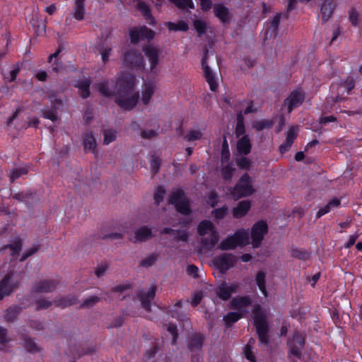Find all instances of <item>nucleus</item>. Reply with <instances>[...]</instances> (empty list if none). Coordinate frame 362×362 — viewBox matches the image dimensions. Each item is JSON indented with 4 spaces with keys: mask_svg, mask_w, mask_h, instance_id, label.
<instances>
[{
    "mask_svg": "<svg viewBox=\"0 0 362 362\" xmlns=\"http://www.w3.org/2000/svg\"><path fill=\"white\" fill-rule=\"evenodd\" d=\"M109 80L97 84L100 94L106 98L115 96V103L122 110L129 111L134 109L139 101V92H134L135 78L130 74H123L119 77L113 90L110 89Z\"/></svg>",
    "mask_w": 362,
    "mask_h": 362,
    "instance_id": "nucleus-1",
    "label": "nucleus"
},
{
    "mask_svg": "<svg viewBox=\"0 0 362 362\" xmlns=\"http://www.w3.org/2000/svg\"><path fill=\"white\" fill-rule=\"evenodd\" d=\"M252 318L259 344L267 346L269 343V328L266 314L259 305H256L253 309Z\"/></svg>",
    "mask_w": 362,
    "mask_h": 362,
    "instance_id": "nucleus-2",
    "label": "nucleus"
},
{
    "mask_svg": "<svg viewBox=\"0 0 362 362\" xmlns=\"http://www.w3.org/2000/svg\"><path fill=\"white\" fill-rule=\"evenodd\" d=\"M252 182V179L248 173H244L234 187L228 189L230 197L234 200H238L251 196L255 192Z\"/></svg>",
    "mask_w": 362,
    "mask_h": 362,
    "instance_id": "nucleus-3",
    "label": "nucleus"
},
{
    "mask_svg": "<svg viewBox=\"0 0 362 362\" xmlns=\"http://www.w3.org/2000/svg\"><path fill=\"white\" fill-rule=\"evenodd\" d=\"M305 339L304 336L298 331L293 332L292 337L287 341L288 347V354L293 356L298 359H301L303 350L305 349Z\"/></svg>",
    "mask_w": 362,
    "mask_h": 362,
    "instance_id": "nucleus-4",
    "label": "nucleus"
},
{
    "mask_svg": "<svg viewBox=\"0 0 362 362\" xmlns=\"http://www.w3.org/2000/svg\"><path fill=\"white\" fill-rule=\"evenodd\" d=\"M20 281L14 277L13 272H8L0 281V300L10 296L19 286Z\"/></svg>",
    "mask_w": 362,
    "mask_h": 362,
    "instance_id": "nucleus-5",
    "label": "nucleus"
},
{
    "mask_svg": "<svg viewBox=\"0 0 362 362\" xmlns=\"http://www.w3.org/2000/svg\"><path fill=\"white\" fill-rule=\"evenodd\" d=\"M123 64L129 69L142 70L144 69V57L140 52L130 50L122 57Z\"/></svg>",
    "mask_w": 362,
    "mask_h": 362,
    "instance_id": "nucleus-6",
    "label": "nucleus"
},
{
    "mask_svg": "<svg viewBox=\"0 0 362 362\" xmlns=\"http://www.w3.org/2000/svg\"><path fill=\"white\" fill-rule=\"evenodd\" d=\"M268 233V225L264 221H258L251 228L252 245L255 248L259 247Z\"/></svg>",
    "mask_w": 362,
    "mask_h": 362,
    "instance_id": "nucleus-7",
    "label": "nucleus"
},
{
    "mask_svg": "<svg viewBox=\"0 0 362 362\" xmlns=\"http://www.w3.org/2000/svg\"><path fill=\"white\" fill-rule=\"evenodd\" d=\"M237 257L231 253H224L214 257L213 262L214 266L224 274L236 263Z\"/></svg>",
    "mask_w": 362,
    "mask_h": 362,
    "instance_id": "nucleus-8",
    "label": "nucleus"
},
{
    "mask_svg": "<svg viewBox=\"0 0 362 362\" xmlns=\"http://www.w3.org/2000/svg\"><path fill=\"white\" fill-rule=\"evenodd\" d=\"M305 99V93L301 89H296L284 100V106L286 107L287 112L290 114L295 108L300 106Z\"/></svg>",
    "mask_w": 362,
    "mask_h": 362,
    "instance_id": "nucleus-9",
    "label": "nucleus"
},
{
    "mask_svg": "<svg viewBox=\"0 0 362 362\" xmlns=\"http://www.w3.org/2000/svg\"><path fill=\"white\" fill-rule=\"evenodd\" d=\"M209 51L207 48L204 49V54L202 59V66L204 70V75L206 82L209 83L210 90L211 91H216L218 88L217 80L216 74L211 70L210 66L207 64L209 57Z\"/></svg>",
    "mask_w": 362,
    "mask_h": 362,
    "instance_id": "nucleus-10",
    "label": "nucleus"
},
{
    "mask_svg": "<svg viewBox=\"0 0 362 362\" xmlns=\"http://www.w3.org/2000/svg\"><path fill=\"white\" fill-rule=\"evenodd\" d=\"M154 32L146 26H143L140 28H134L129 31L130 40L134 44H136L145 40L149 41L154 37Z\"/></svg>",
    "mask_w": 362,
    "mask_h": 362,
    "instance_id": "nucleus-11",
    "label": "nucleus"
},
{
    "mask_svg": "<svg viewBox=\"0 0 362 362\" xmlns=\"http://www.w3.org/2000/svg\"><path fill=\"white\" fill-rule=\"evenodd\" d=\"M239 288L240 284L238 283L234 282L228 284L226 281H223L216 288V293L221 300H228Z\"/></svg>",
    "mask_w": 362,
    "mask_h": 362,
    "instance_id": "nucleus-12",
    "label": "nucleus"
},
{
    "mask_svg": "<svg viewBox=\"0 0 362 362\" xmlns=\"http://www.w3.org/2000/svg\"><path fill=\"white\" fill-rule=\"evenodd\" d=\"M58 283L57 280L53 279H42L33 285V291L37 293H52L56 289Z\"/></svg>",
    "mask_w": 362,
    "mask_h": 362,
    "instance_id": "nucleus-13",
    "label": "nucleus"
},
{
    "mask_svg": "<svg viewBox=\"0 0 362 362\" xmlns=\"http://www.w3.org/2000/svg\"><path fill=\"white\" fill-rule=\"evenodd\" d=\"M205 337L200 332L191 334L187 341V346L191 352L200 351L202 349Z\"/></svg>",
    "mask_w": 362,
    "mask_h": 362,
    "instance_id": "nucleus-14",
    "label": "nucleus"
},
{
    "mask_svg": "<svg viewBox=\"0 0 362 362\" xmlns=\"http://www.w3.org/2000/svg\"><path fill=\"white\" fill-rule=\"evenodd\" d=\"M154 236L151 226H142L135 230L132 242L134 243H144Z\"/></svg>",
    "mask_w": 362,
    "mask_h": 362,
    "instance_id": "nucleus-15",
    "label": "nucleus"
},
{
    "mask_svg": "<svg viewBox=\"0 0 362 362\" xmlns=\"http://www.w3.org/2000/svg\"><path fill=\"white\" fill-rule=\"evenodd\" d=\"M156 286L152 284L147 292L141 291L138 293L137 297L141 303L142 308L146 311H151V301L156 296Z\"/></svg>",
    "mask_w": 362,
    "mask_h": 362,
    "instance_id": "nucleus-16",
    "label": "nucleus"
},
{
    "mask_svg": "<svg viewBox=\"0 0 362 362\" xmlns=\"http://www.w3.org/2000/svg\"><path fill=\"white\" fill-rule=\"evenodd\" d=\"M298 128L297 126L291 127L286 132L285 141L279 146L281 153H285L288 151L292 146L294 141L298 136Z\"/></svg>",
    "mask_w": 362,
    "mask_h": 362,
    "instance_id": "nucleus-17",
    "label": "nucleus"
},
{
    "mask_svg": "<svg viewBox=\"0 0 362 362\" xmlns=\"http://www.w3.org/2000/svg\"><path fill=\"white\" fill-rule=\"evenodd\" d=\"M143 51L149 61L151 71L154 72L158 64V50L152 45H146L143 47Z\"/></svg>",
    "mask_w": 362,
    "mask_h": 362,
    "instance_id": "nucleus-18",
    "label": "nucleus"
},
{
    "mask_svg": "<svg viewBox=\"0 0 362 362\" xmlns=\"http://www.w3.org/2000/svg\"><path fill=\"white\" fill-rule=\"evenodd\" d=\"M252 300L249 296H237L230 301V306L233 309L241 312H245V308L252 305Z\"/></svg>",
    "mask_w": 362,
    "mask_h": 362,
    "instance_id": "nucleus-19",
    "label": "nucleus"
},
{
    "mask_svg": "<svg viewBox=\"0 0 362 362\" xmlns=\"http://www.w3.org/2000/svg\"><path fill=\"white\" fill-rule=\"evenodd\" d=\"M250 209L251 202L249 200H242L239 202L237 206L233 209V216L235 218H240L245 216Z\"/></svg>",
    "mask_w": 362,
    "mask_h": 362,
    "instance_id": "nucleus-20",
    "label": "nucleus"
},
{
    "mask_svg": "<svg viewBox=\"0 0 362 362\" xmlns=\"http://www.w3.org/2000/svg\"><path fill=\"white\" fill-rule=\"evenodd\" d=\"M23 240L21 238H15L13 243L2 246L0 248V252H5L6 250H9L10 255L12 257L18 255L22 250Z\"/></svg>",
    "mask_w": 362,
    "mask_h": 362,
    "instance_id": "nucleus-21",
    "label": "nucleus"
},
{
    "mask_svg": "<svg viewBox=\"0 0 362 362\" xmlns=\"http://www.w3.org/2000/svg\"><path fill=\"white\" fill-rule=\"evenodd\" d=\"M252 144L248 135H244L237 142V149L239 153L247 155L250 153Z\"/></svg>",
    "mask_w": 362,
    "mask_h": 362,
    "instance_id": "nucleus-22",
    "label": "nucleus"
},
{
    "mask_svg": "<svg viewBox=\"0 0 362 362\" xmlns=\"http://www.w3.org/2000/svg\"><path fill=\"white\" fill-rule=\"evenodd\" d=\"M335 7L333 0H325L321 6V15L323 21H327L332 15Z\"/></svg>",
    "mask_w": 362,
    "mask_h": 362,
    "instance_id": "nucleus-23",
    "label": "nucleus"
},
{
    "mask_svg": "<svg viewBox=\"0 0 362 362\" xmlns=\"http://www.w3.org/2000/svg\"><path fill=\"white\" fill-rule=\"evenodd\" d=\"M54 302L56 306L65 308L76 304L77 298L75 296L69 295L66 296L57 298Z\"/></svg>",
    "mask_w": 362,
    "mask_h": 362,
    "instance_id": "nucleus-24",
    "label": "nucleus"
},
{
    "mask_svg": "<svg viewBox=\"0 0 362 362\" xmlns=\"http://www.w3.org/2000/svg\"><path fill=\"white\" fill-rule=\"evenodd\" d=\"M214 13L216 16L218 17L219 20L223 23L230 20V13L228 8L221 4L214 5Z\"/></svg>",
    "mask_w": 362,
    "mask_h": 362,
    "instance_id": "nucleus-25",
    "label": "nucleus"
},
{
    "mask_svg": "<svg viewBox=\"0 0 362 362\" xmlns=\"http://www.w3.org/2000/svg\"><path fill=\"white\" fill-rule=\"evenodd\" d=\"M246 132L245 125V117H243V113L242 111H240L237 113L236 115V125L235 129V134L237 138L242 137L245 135Z\"/></svg>",
    "mask_w": 362,
    "mask_h": 362,
    "instance_id": "nucleus-26",
    "label": "nucleus"
},
{
    "mask_svg": "<svg viewBox=\"0 0 362 362\" xmlns=\"http://www.w3.org/2000/svg\"><path fill=\"white\" fill-rule=\"evenodd\" d=\"M21 341L24 348L30 353H37L40 351V348L35 342L34 339L26 334H22Z\"/></svg>",
    "mask_w": 362,
    "mask_h": 362,
    "instance_id": "nucleus-27",
    "label": "nucleus"
},
{
    "mask_svg": "<svg viewBox=\"0 0 362 362\" xmlns=\"http://www.w3.org/2000/svg\"><path fill=\"white\" fill-rule=\"evenodd\" d=\"M218 241V235L216 230H212L210 235L206 238H203L201 240L202 246L207 249H213Z\"/></svg>",
    "mask_w": 362,
    "mask_h": 362,
    "instance_id": "nucleus-28",
    "label": "nucleus"
},
{
    "mask_svg": "<svg viewBox=\"0 0 362 362\" xmlns=\"http://www.w3.org/2000/svg\"><path fill=\"white\" fill-rule=\"evenodd\" d=\"M21 311L22 308L20 305H15L8 307L4 315L6 321L8 322H13Z\"/></svg>",
    "mask_w": 362,
    "mask_h": 362,
    "instance_id": "nucleus-29",
    "label": "nucleus"
},
{
    "mask_svg": "<svg viewBox=\"0 0 362 362\" xmlns=\"http://www.w3.org/2000/svg\"><path fill=\"white\" fill-rule=\"evenodd\" d=\"M232 235L238 246H245L249 244V235L245 229L238 230Z\"/></svg>",
    "mask_w": 362,
    "mask_h": 362,
    "instance_id": "nucleus-30",
    "label": "nucleus"
},
{
    "mask_svg": "<svg viewBox=\"0 0 362 362\" xmlns=\"http://www.w3.org/2000/svg\"><path fill=\"white\" fill-rule=\"evenodd\" d=\"M175 208L179 214L185 216H189L192 212L190 202L187 197L175 205Z\"/></svg>",
    "mask_w": 362,
    "mask_h": 362,
    "instance_id": "nucleus-31",
    "label": "nucleus"
},
{
    "mask_svg": "<svg viewBox=\"0 0 362 362\" xmlns=\"http://www.w3.org/2000/svg\"><path fill=\"white\" fill-rule=\"evenodd\" d=\"M279 24H264L263 28L264 42L274 37L278 32Z\"/></svg>",
    "mask_w": 362,
    "mask_h": 362,
    "instance_id": "nucleus-32",
    "label": "nucleus"
},
{
    "mask_svg": "<svg viewBox=\"0 0 362 362\" xmlns=\"http://www.w3.org/2000/svg\"><path fill=\"white\" fill-rule=\"evenodd\" d=\"M341 204L339 199L334 198L329 201L324 207L319 209L316 214V218H320L322 216L329 213L332 209L338 207Z\"/></svg>",
    "mask_w": 362,
    "mask_h": 362,
    "instance_id": "nucleus-33",
    "label": "nucleus"
},
{
    "mask_svg": "<svg viewBox=\"0 0 362 362\" xmlns=\"http://www.w3.org/2000/svg\"><path fill=\"white\" fill-rule=\"evenodd\" d=\"M298 0H289L287 11L285 13H277L272 23H279L281 20H287L288 19V13L291 11L296 4ZM299 1H306L308 2L310 0H298Z\"/></svg>",
    "mask_w": 362,
    "mask_h": 362,
    "instance_id": "nucleus-34",
    "label": "nucleus"
},
{
    "mask_svg": "<svg viewBox=\"0 0 362 362\" xmlns=\"http://www.w3.org/2000/svg\"><path fill=\"white\" fill-rule=\"evenodd\" d=\"M255 282L262 294L267 297L268 292L266 288V274L259 271L255 276Z\"/></svg>",
    "mask_w": 362,
    "mask_h": 362,
    "instance_id": "nucleus-35",
    "label": "nucleus"
},
{
    "mask_svg": "<svg viewBox=\"0 0 362 362\" xmlns=\"http://www.w3.org/2000/svg\"><path fill=\"white\" fill-rule=\"evenodd\" d=\"M243 317L240 313L229 312L223 317V322L226 327L230 328L233 325Z\"/></svg>",
    "mask_w": 362,
    "mask_h": 362,
    "instance_id": "nucleus-36",
    "label": "nucleus"
},
{
    "mask_svg": "<svg viewBox=\"0 0 362 362\" xmlns=\"http://www.w3.org/2000/svg\"><path fill=\"white\" fill-rule=\"evenodd\" d=\"M155 86L151 83H145L141 100L144 105H148L154 93Z\"/></svg>",
    "mask_w": 362,
    "mask_h": 362,
    "instance_id": "nucleus-37",
    "label": "nucleus"
},
{
    "mask_svg": "<svg viewBox=\"0 0 362 362\" xmlns=\"http://www.w3.org/2000/svg\"><path fill=\"white\" fill-rule=\"evenodd\" d=\"M214 230V224L211 221H202L197 226V233L200 236H204L209 231L212 232Z\"/></svg>",
    "mask_w": 362,
    "mask_h": 362,
    "instance_id": "nucleus-38",
    "label": "nucleus"
},
{
    "mask_svg": "<svg viewBox=\"0 0 362 362\" xmlns=\"http://www.w3.org/2000/svg\"><path fill=\"white\" fill-rule=\"evenodd\" d=\"M184 198H186L184 191L180 188H177L175 190L173 191L170 194L168 198V202L169 204H173L175 206L182 200H183Z\"/></svg>",
    "mask_w": 362,
    "mask_h": 362,
    "instance_id": "nucleus-39",
    "label": "nucleus"
},
{
    "mask_svg": "<svg viewBox=\"0 0 362 362\" xmlns=\"http://www.w3.org/2000/svg\"><path fill=\"white\" fill-rule=\"evenodd\" d=\"M83 146L85 150H90L93 152L95 151L96 148V141L92 132H88L86 133L83 139Z\"/></svg>",
    "mask_w": 362,
    "mask_h": 362,
    "instance_id": "nucleus-40",
    "label": "nucleus"
},
{
    "mask_svg": "<svg viewBox=\"0 0 362 362\" xmlns=\"http://www.w3.org/2000/svg\"><path fill=\"white\" fill-rule=\"evenodd\" d=\"M90 81L89 79H84L80 81L76 87L80 90V95L83 98H87L90 96Z\"/></svg>",
    "mask_w": 362,
    "mask_h": 362,
    "instance_id": "nucleus-41",
    "label": "nucleus"
},
{
    "mask_svg": "<svg viewBox=\"0 0 362 362\" xmlns=\"http://www.w3.org/2000/svg\"><path fill=\"white\" fill-rule=\"evenodd\" d=\"M238 246L233 235H230L221 241L218 247L221 250H228L235 249Z\"/></svg>",
    "mask_w": 362,
    "mask_h": 362,
    "instance_id": "nucleus-42",
    "label": "nucleus"
},
{
    "mask_svg": "<svg viewBox=\"0 0 362 362\" xmlns=\"http://www.w3.org/2000/svg\"><path fill=\"white\" fill-rule=\"evenodd\" d=\"M274 124V122L272 119H261L255 121L252 124V127L257 131H262L263 129H269L272 128Z\"/></svg>",
    "mask_w": 362,
    "mask_h": 362,
    "instance_id": "nucleus-43",
    "label": "nucleus"
},
{
    "mask_svg": "<svg viewBox=\"0 0 362 362\" xmlns=\"http://www.w3.org/2000/svg\"><path fill=\"white\" fill-rule=\"evenodd\" d=\"M291 255L293 257L300 259L307 260L310 257V253L304 249L298 247L293 248L291 251Z\"/></svg>",
    "mask_w": 362,
    "mask_h": 362,
    "instance_id": "nucleus-44",
    "label": "nucleus"
},
{
    "mask_svg": "<svg viewBox=\"0 0 362 362\" xmlns=\"http://www.w3.org/2000/svg\"><path fill=\"white\" fill-rule=\"evenodd\" d=\"M339 85L346 90L347 93H350V92L355 88L356 81L352 76H347L346 78L341 79L339 81Z\"/></svg>",
    "mask_w": 362,
    "mask_h": 362,
    "instance_id": "nucleus-45",
    "label": "nucleus"
},
{
    "mask_svg": "<svg viewBox=\"0 0 362 362\" xmlns=\"http://www.w3.org/2000/svg\"><path fill=\"white\" fill-rule=\"evenodd\" d=\"M235 169L229 163L223 166L221 169L222 178L226 181H230Z\"/></svg>",
    "mask_w": 362,
    "mask_h": 362,
    "instance_id": "nucleus-46",
    "label": "nucleus"
},
{
    "mask_svg": "<svg viewBox=\"0 0 362 362\" xmlns=\"http://www.w3.org/2000/svg\"><path fill=\"white\" fill-rule=\"evenodd\" d=\"M28 173V170L26 167L13 169L9 175L10 180L11 182H13L16 180L18 179L22 175H26Z\"/></svg>",
    "mask_w": 362,
    "mask_h": 362,
    "instance_id": "nucleus-47",
    "label": "nucleus"
},
{
    "mask_svg": "<svg viewBox=\"0 0 362 362\" xmlns=\"http://www.w3.org/2000/svg\"><path fill=\"white\" fill-rule=\"evenodd\" d=\"M202 135L203 134L200 130L191 129L184 136V139L188 142H192L201 139Z\"/></svg>",
    "mask_w": 362,
    "mask_h": 362,
    "instance_id": "nucleus-48",
    "label": "nucleus"
},
{
    "mask_svg": "<svg viewBox=\"0 0 362 362\" xmlns=\"http://www.w3.org/2000/svg\"><path fill=\"white\" fill-rule=\"evenodd\" d=\"M165 194V189L163 186H158L153 194V199L156 206H158L163 201L164 195Z\"/></svg>",
    "mask_w": 362,
    "mask_h": 362,
    "instance_id": "nucleus-49",
    "label": "nucleus"
},
{
    "mask_svg": "<svg viewBox=\"0 0 362 362\" xmlns=\"http://www.w3.org/2000/svg\"><path fill=\"white\" fill-rule=\"evenodd\" d=\"M42 113L44 118L49 119L52 122H55L58 119L57 109L55 107H52L49 109L42 110Z\"/></svg>",
    "mask_w": 362,
    "mask_h": 362,
    "instance_id": "nucleus-50",
    "label": "nucleus"
},
{
    "mask_svg": "<svg viewBox=\"0 0 362 362\" xmlns=\"http://www.w3.org/2000/svg\"><path fill=\"white\" fill-rule=\"evenodd\" d=\"M62 47L61 45H59L58 49L55 51V52H54L49 57V62H52V59H54V58L55 59V61H54V63L53 67H52V70L55 72L58 71L59 68V64H61V62L59 61V59H57V57H58L59 54L62 52Z\"/></svg>",
    "mask_w": 362,
    "mask_h": 362,
    "instance_id": "nucleus-51",
    "label": "nucleus"
},
{
    "mask_svg": "<svg viewBox=\"0 0 362 362\" xmlns=\"http://www.w3.org/2000/svg\"><path fill=\"white\" fill-rule=\"evenodd\" d=\"M158 257V255L155 253L148 255V257L143 259L140 262V264H139L140 267H150L153 266L155 264V262L157 261Z\"/></svg>",
    "mask_w": 362,
    "mask_h": 362,
    "instance_id": "nucleus-52",
    "label": "nucleus"
},
{
    "mask_svg": "<svg viewBox=\"0 0 362 362\" xmlns=\"http://www.w3.org/2000/svg\"><path fill=\"white\" fill-rule=\"evenodd\" d=\"M228 212V208L226 205L221 206V208L215 209L212 211V215L216 219L221 220L224 218Z\"/></svg>",
    "mask_w": 362,
    "mask_h": 362,
    "instance_id": "nucleus-53",
    "label": "nucleus"
},
{
    "mask_svg": "<svg viewBox=\"0 0 362 362\" xmlns=\"http://www.w3.org/2000/svg\"><path fill=\"white\" fill-rule=\"evenodd\" d=\"M100 300V298L96 296H92L87 298H86L83 303L81 304L80 308H92L97 303H98Z\"/></svg>",
    "mask_w": 362,
    "mask_h": 362,
    "instance_id": "nucleus-54",
    "label": "nucleus"
},
{
    "mask_svg": "<svg viewBox=\"0 0 362 362\" xmlns=\"http://www.w3.org/2000/svg\"><path fill=\"white\" fill-rule=\"evenodd\" d=\"M40 245L38 243H36L33 245L32 247L28 249L26 251H25L21 257L20 258L21 262H24L25 259H27L29 257L32 256L33 255L35 254L39 250H40Z\"/></svg>",
    "mask_w": 362,
    "mask_h": 362,
    "instance_id": "nucleus-55",
    "label": "nucleus"
},
{
    "mask_svg": "<svg viewBox=\"0 0 362 362\" xmlns=\"http://www.w3.org/2000/svg\"><path fill=\"white\" fill-rule=\"evenodd\" d=\"M37 311L41 310L42 309H47L52 305V302L46 299V298H39L35 300Z\"/></svg>",
    "mask_w": 362,
    "mask_h": 362,
    "instance_id": "nucleus-56",
    "label": "nucleus"
},
{
    "mask_svg": "<svg viewBox=\"0 0 362 362\" xmlns=\"http://www.w3.org/2000/svg\"><path fill=\"white\" fill-rule=\"evenodd\" d=\"M117 138L116 132L111 129H106L104 131V140L103 143L108 145L115 141Z\"/></svg>",
    "mask_w": 362,
    "mask_h": 362,
    "instance_id": "nucleus-57",
    "label": "nucleus"
},
{
    "mask_svg": "<svg viewBox=\"0 0 362 362\" xmlns=\"http://www.w3.org/2000/svg\"><path fill=\"white\" fill-rule=\"evenodd\" d=\"M33 196V193L31 192H21L14 194L12 197L15 199H17L19 202H27Z\"/></svg>",
    "mask_w": 362,
    "mask_h": 362,
    "instance_id": "nucleus-58",
    "label": "nucleus"
},
{
    "mask_svg": "<svg viewBox=\"0 0 362 362\" xmlns=\"http://www.w3.org/2000/svg\"><path fill=\"white\" fill-rule=\"evenodd\" d=\"M245 357L250 362H256V357L254 355L250 344H247L245 346L243 349Z\"/></svg>",
    "mask_w": 362,
    "mask_h": 362,
    "instance_id": "nucleus-59",
    "label": "nucleus"
},
{
    "mask_svg": "<svg viewBox=\"0 0 362 362\" xmlns=\"http://www.w3.org/2000/svg\"><path fill=\"white\" fill-rule=\"evenodd\" d=\"M137 8L146 16V20H151V11L146 4L140 1L137 4Z\"/></svg>",
    "mask_w": 362,
    "mask_h": 362,
    "instance_id": "nucleus-60",
    "label": "nucleus"
},
{
    "mask_svg": "<svg viewBox=\"0 0 362 362\" xmlns=\"http://www.w3.org/2000/svg\"><path fill=\"white\" fill-rule=\"evenodd\" d=\"M112 52V48L109 47H105L104 45L100 49L102 60L104 64H106L109 61V57Z\"/></svg>",
    "mask_w": 362,
    "mask_h": 362,
    "instance_id": "nucleus-61",
    "label": "nucleus"
},
{
    "mask_svg": "<svg viewBox=\"0 0 362 362\" xmlns=\"http://www.w3.org/2000/svg\"><path fill=\"white\" fill-rule=\"evenodd\" d=\"M167 330L172 334V344H175L178 338V332L176 325L169 324Z\"/></svg>",
    "mask_w": 362,
    "mask_h": 362,
    "instance_id": "nucleus-62",
    "label": "nucleus"
},
{
    "mask_svg": "<svg viewBox=\"0 0 362 362\" xmlns=\"http://www.w3.org/2000/svg\"><path fill=\"white\" fill-rule=\"evenodd\" d=\"M151 173L153 175H155L157 174V173L159 171L160 166V158L155 157L151 160Z\"/></svg>",
    "mask_w": 362,
    "mask_h": 362,
    "instance_id": "nucleus-63",
    "label": "nucleus"
},
{
    "mask_svg": "<svg viewBox=\"0 0 362 362\" xmlns=\"http://www.w3.org/2000/svg\"><path fill=\"white\" fill-rule=\"evenodd\" d=\"M237 164L240 168L249 170L251 166L250 160L246 157H242L237 161Z\"/></svg>",
    "mask_w": 362,
    "mask_h": 362,
    "instance_id": "nucleus-64",
    "label": "nucleus"
}]
</instances>
